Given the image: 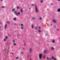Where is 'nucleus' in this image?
I'll list each match as a JSON object with an SVG mask.
<instances>
[{
  "label": "nucleus",
  "instance_id": "nucleus-46",
  "mask_svg": "<svg viewBox=\"0 0 60 60\" xmlns=\"http://www.w3.org/2000/svg\"><path fill=\"white\" fill-rule=\"evenodd\" d=\"M58 1H60V0H58Z\"/></svg>",
  "mask_w": 60,
  "mask_h": 60
},
{
  "label": "nucleus",
  "instance_id": "nucleus-4",
  "mask_svg": "<svg viewBox=\"0 0 60 60\" xmlns=\"http://www.w3.org/2000/svg\"><path fill=\"white\" fill-rule=\"evenodd\" d=\"M29 50L30 51V53H31V52H32V49H31V48H30L29 49Z\"/></svg>",
  "mask_w": 60,
  "mask_h": 60
},
{
  "label": "nucleus",
  "instance_id": "nucleus-36",
  "mask_svg": "<svg viewBox=\"0 0 60 60\" xmlns=\"http://www.w3.org/2000/svg\"><path fill=\"white\" fill-rule=\"evenodd\" d=\"M54 58L53 56L52 57V59H53Z\"/></svg>",
  "mask_w": 60,
  "mask_h": 60
},
{
  "label": "nucleus",
  "instance_id": "nucleus-34",
  "mask_svg": "<svg viewBox=\"0 0 60 60\" xmlns=\"http://www.w3.org/2000/svg\"><path fill=\"white\" fill-rule=\"evenodd\" d=\"M20 12H18V13H18V14H20Z\"/></svg>",
  "mask_w": 60,
  "mask_h": 60
},
{
  "label": "nucleus",
  "instance_id": "nucleus-51",
  "mask_svg": "<svg viewBox=\"0 0 60 60\" xmlns=\"http://www.w3.org/2000/svg\"><path fill=\"white\" fill-rule=\"evenodd\" d=\"M23 50H24V49H25L23 48Z\"/></svg>",
  "mask_w": 60,
  "mask_h": 60
},
{
  "label": "nucleus",
  "instance_id": "nucleus-2",
  "mask_svg": "<svg viewBox=\"0 0 60 60\" xmlns=\"http://www.w3.org/2000/svg\"><path fill=\"white\" fill-rule=\"evenodd\" d=\"M42 54L40 53L39 54V57L40 59H41V58L42 57Z\"/></svg>",
  "mask_w": 60,
  "mask_h": 60
},
{
  "label": "nucleus",
  "instance_id": "nucleus-21",
  "mask_svg": "<svg viewBox=\"0 0 60 60\" xmlns=\"http://www.w3.org/2000/svg\"><path fill=\"white\" fill-rule=\"evenodd\" d=\"M17 9H19V6L17 7Z\"/></svg>",
  "mask_w": 60,
  "mask_h": 60
},
{
  "label": "nucleus",
  "instance_id": "nucleus-1",
  "mask_svg": "<svg viewBox=\"0 0 60 60\" xmlns=\"http://www.w3.org/2000/svg\"><path fill=\"white\" fill-rule=\"evenodd\" d=\"M35 10L36 12H38L39 11H38V8L36 5H35Z\"/></svg>",
  "mask_w": 60,
  "mask_h": 60
},
{
  "label": "nucleus",
  "instance_id": "nucleus-9",
  "mask_svg": "<svg viewBox=\"0 0 60 60\" xmlns=\"http://www.w3.org/2000/svg\"><path fill=\"white\" fill-rule=\"evenodd\" d=\"M51 49L53 50H54L55 49V48H54L53 47H52Z\"/></svg>",
  "mask_w": 60,
  "mask_h": 60
},
{
  "label": "nucleus",
  "instance_id": "nucleus-13",
  "mask_svg": "<svg viewBox=\"0 0 60 60\" xmlns=\"http://www.w3.org/2000/svg\"><path fill=\"white\" fill-rule=\"evenodd\" d=\"M32 28H34V25L32 24Z\"/></svg>",
  "mask_w": 60,
  "mask_h": 60
},
{
  "label": "nucleus",
  "instance_id": "nucleus-28",
  "mask_svg": "<svg viewBox=\"0 0 60 60\" xmlns=\"http://www.w3.org/2000/svg\"><path fill=\"white\" fill-rule=\"evenodd\" d=\"M21 26H23V24H21Z\"/></svg>",
  "mask_w": 60,
  "mask_h": 60
},
{
  "label": "nucleus",
  "instance_id": "nucleus-23",
  "mask_svg": "<svg viewBox=\"0 0 60 60\" xmlns=\"http://www.w3.org/2000/svg\"><path fill=\"white\" fill-rule=\"evenodd\" d=\"M35 29L37 30V29H38V28H37V27H35Z\"/></svg>",
  "mask_w": 60,
  "mask_h": 60
},
{
  "label": "nucleus",
  "instance_id": "nucleus-54",
  "mask_svg": "<svg viewBox=\"0 0 60 60\" xmlns=\"http://www.w3.org/2000/svg\"><path fill=\"white\" fill-rule=\"evenodd\" d=\"M57 30H58L57 29Z\"/></svg>",
  "mask_w": 60,
  "mask_h": 60
},
{
  "label": "nucleus",
  "instance_id": "nucleus-58",
  "mask_svg": "<svg viewBox=\"0 0 60 60\" xmlns=\"http://www.w3.org/2000/svg\"><path fill=\"white\" fill-rule=\"evenodd\" d=\"M27 54H28V53Z\"/></svg>",
  "mask_w": 60,
  "mask_h": 60
},
{
  "label": "nucleus",
  "instance_id": "nucleus-31",
  "mask_svg": "<svg viewBox=\"0 0 60 60\" xmlns=\"http://www.w3.org/2000/svg\"><path fill=\"white\" fill-rule=\"evenodd\" d=\"M52 60V58H49V60Z\"/></svg>",
  "mask_w": 60,
  "mask_h": 60
},
{
  "label": "nucleus",
  "instance_id": "nucleus-12",
  "mask_svg": "<svg viewBox=\"0 0 60 60\" xmlns=\"http://www.w3.org/2000/svg\"><path fill=\"white\" fill-rule=\"evenodd\" d=\"M57 11L58 12H59V11H60V9H58L57 10Z\"/></svg>",
  "mask_w": 60,
  "mask_h": 60
},
{
  "label": "nucleus",
  "instance_id": "nucleus-57",
  "mask_svg": "<svg viewBox=\"0 0 60 60\" xmlns=\"http://www.w3.org/2000/svg\"><path fill=\"white\" fill-rule=\"evenodd\" d=\"M7 54H8V52L7 53Z\"/></svg>",
  "mask_w": 60,
  "mask_h": 60
},
{
  "label": "nucleus",
  "instance_id": "nucleus-53",
  "mask_svg": "<svg viewBox=\"0 0 60 60\" xmlns=\"http://www.w3.org/2000/svg\"><path fill=\"white\" fill-rule=\"evenodd\" d=\"M1 29V27H0V29Z\"/></svg>",
  "mask_w": 60,
  "mask_h": 60
},
{
  "label": "nucleus",
  "instance_id": "nucleus-14",
  "mask_svg": "<svg viewBox=\"0 0 60 60\" xmlns=\"http://www.w3.org/2000/svg\"><path fill=\"white\" fill-rule=\"evenodd\" d=\"M15 10V9L14 8L12 9V11H14Z\"/></svg>",
  "mask_w": 60,
  "mask_h": 60
},
{
  "label": "nucleus",
  "instance_id": "nucleus-47",
  "mask_svg": "<svg viewBox=\"0 0 60 60\" xmlns=\"http://www.w3.org/2000/svg\"><path fill=\"white\" fill-rule=\"evenodd\" d=\"M51 26H52V24H51Z\"/></svg>",
  "mask_w": 60,
  "mask_h": 60
},
{
  "label": "nucleus",
  "instance_id": "nucleus-15",
  "mask_svg": "<svg viewBox=\"0 0 60 60\" xmlns=\"http://www.w3.org/2000/svg\"><path fill=\"white\" fill-rule=\"evenodd\" d=\"M45 56H46L45 55H44L43 56V57H44V58L45 59Z\"/></svg>",
  "mask_w": 60,
  "mask_h": 60
},
{
  "label": "nucleus",
  "instance_id": "nucleus-33",
  "mask_svg": "<svg viewBox=\"0 0 60 60\" xmlns=\"http://www.w3.org/2000/svg\"><path fill=\"white\" fill-rule=\"evenodd\" d=\"M40 20H41V19H42V18H40Z\"/></svg>",
  "mask_w": 60,
  "mask_h": 60
},
{
  "label": "nucleus",
  "instance_id": "nucleus-50",
  "mask_svg": "<svg viewBox=\"0 0 60 60\" xmlns=\"http://www.w3.org/2000/svg\"><path fill=\"white\" fill-rule=\"evenodd\" d=\"M5 49H4V51H5Z\"/></svg>",
  "mask_w": 60,
  "mask_h": 60
},
{
  "label": "nucleus",
  "instance_id": "nucleus-27",
  "mask_svg": "<svg viewBox=\"0 0 60 60\" xmlns=\"http://www.w3.org/2000/svg\"><path fill=\"white\" fill-rule=\"evenodd\" d=\"M7 23L8 24H9V23H10V22H9V21H8L7 22Z\"/></svg>",
  "mask_w": 60,
  "mask_h": 60
},
{
  "label": "nucleus",
  "instance_id": "nucleus-55",
  "mask_svg": "<svg viewBox=\"0 0 60 60\" xmlns=\"http://www.w3.org/2000/svg\"><path fill=\"white\" fill-rule=\"evenodd\" d=\"M9 51H8V52Z\"/></svg>",
  "mask_w": 60,
  "mask_h": 60
},
{
  "label": "nucleus",
  "instance_id": "nucleus-7",
  "mask_svg": "<svg viewBox=\"0 0 60 60\" xmlns=\"http://www.w3.org/2000/svg\"><path fill=\"white\" fill-rule=\"evenodd\" d=\"M53 21L54 23H56V20H52Z\"/></svg>",
  "mask_w": 60,
  "mask_h": 60
},
{
  "label": "nucleus",
  "instance_id": "nucleus-25",
  "mask_svg": "<svg viewBox=\"0 0 60 60\" xmlns=\"http://www.w3.org/2000/svg\"><path fill=\"white\" fill-rule=\"evenodd\" d=\"M2 8H5V7L4 6H2Z\"/></svg>",
  "mask_w": 60,
  "mask_h": 60
},
{
  "label": "nucleus",
  "instance_id": "nucleus-3",
  "mask_svg": "<svg viewBox=\"0 0 60 60\" xmlns=\"http://www.w3.org/2000/svg\"><path fill=\"white\" fill-rule=\"evenodd\" d=\"M48 51L47 50H45V51L44 52V53L45 54H47V53H48Z\"/></svg>",
  "mask_w": 60,
  "mask_h": 60
},
{
  "label": "nucleus",
  "instance_id": "nucleus-22",
  "mask_svg": "<svg viewBox=\"0 0 60 60\" xmlns=\"http://www.w3.org/2000/svg\"><path fill=\"white\" fill-rule=\"evenodd\" d=\"M21 29H23V27H21Z\"/></svg>",
  "mask_w": 60,
  "mask_h": 60
},
{
  "label": "nucleus",
  "instance_id": "nucleus-6",
  "mask_svg": "<svg viewBox=\"0 0 60 60\" xmlns=\"http://www.w3.org/2000/svg\"><path fill=\"white\" fill-rule=\"evenodd\" d=\"M7 25H6L4 26V28L5 29H7Z\"/></svg>",
  "mask_w": 60,
  "mask_h": 60
},
{
  "label": "nucleus",
  "instance_id": "nucleus-39",
  "mask_svg": "<svg viewBox=\"0 0 60 60\" xmlns=\"http://www.w3.org/2000/svg\"><path fill=\"white\" fill-rule=\"evenodd\" d=\"M24 46H25V45H26V43H24Z\"/></svg>",
  "mask_w": 60,
  "mask_h": 60
},
{
  "label": "nucleus",
  "instance_id": "nucleus-40",
  "mask_svg": "<svg viewBox=\"0 0 60 60\" xmlns=\"http://www.w3.org/2000/svg\"><path fill=\"white\" fill-rule=\"evenodd\" d=\"M15 42V40H13V42Z\"/></svg>",
  "mask_w": 60,
  "mask_h": 60
},
{
  "label": "nucleus",
  "instance_id": "nucleus-30",
  "mask_svg": "<svg viewBox=\"0 0 60 60\" xmlns=\"http://www.w3.org/2000/svg\"><path fill=\"white\" fill-rule=\"evenodd\" d=\"M18 15H19L18 14V13H16V16H18Z\"/></svg>",
  "mask_w": 60,
  "mask_h": 60
},
{
  "label": "nucleus",
  "instance_id": "nucleus-26",
  "mask_svg": "<svg viewBox=\"0 0 60 60\" xmlns=\"http://www.w3.org/2000/svg\"><path fill=\"white\" fill-rule=\"evenodd\" d=\"M6 41V39L5 38H4V41Z\"/></svg>",
  "mask_w": 60,
  "mask_h": 60
},
{
  "label": "nucleus",
  "instance_id": "nucleus-18",
  "mask_svg": "<svg viewBox=\"0 0 60 60\" xmlns=\"http://www.w3.org/2000/svg\"><path fill=\"white\" fill-rule=\"evenodd\" d=\"M43 0H41L40 1V2L41 3H43Z\"/></svg>",
  "mask_w": 60,
  "mask_h": 60
},
{
  "label": "nucleus",
  "instance_id": "nucleus-11",
  "mask_svg": "<svg viewBox=\"0 0 60 60\" xmlns=\"http://www.w3.org/2000/svg\"><path fill=\"white\" fill-rule=\"evenodd\" d=\"M13 19L14 21H15L16 20V18H13Z\"/></svg>",
  "mask_w": 60,
  "mask_h": 60
},
{
  "label": "nucleus",
  "instance_id": "nucleus-52",
  "mask_svg": "<svg viewBox=\"0 0 60 60\" xmlns=\"http://www.w3.org/2000/svg\"><path fill=\"white\" fill-rule=\"evenodd\" d=\"M0 55H1V53H0Z\"/></svg>",
  "mask_w": 60,
  "mask_h": 60
},
{
  "label": "nucleus",
  "instance_id": "nucleus-43",
  "mask_svg": "<svg viewBox=\"0 0 60 60\" xmlns=\"http://www.w3.org/2000/svg\"><path fill=\"white\" fill-rule=\"evenodd\" d=\"M29 10H31V8H29Z\"/></svg>",
  "mask_w": 60,
  "mask_h": 60
},
{
  "label": "nucleus",
  "instance_id": "nucleus-5",
  "mask_svg": "<svg viewBox=\"0 0 60 60\" xmlns=\"http://www.w3.org/2000/svg\"><path fill=\"white\" fill-rule=\"evenodd\" d=\"M20 11L21 13H22L23 12V8H21L20 10Z\"/></svg>",
  "mask_w": 60,
  "mask_h": 60
},
{
  "label": "nucleus",
  "instance_id": "nucleus-49",
  "mask_svg": "<svg viewBox=\"0 0 60 60\" xmlns=\"http://www.w3.org/2000/svg\"><path fill=\"white\" fill-rule=\"evenodd\" d=\"M1 1H3V0H1Z\"/></svg>",
  "mask_w": 60,
  "mask_h": 60
},
{
  "label": "nucleus",
  "instance_id": "nucleus-8",
  "mask_svg": "<svg viewBox=\"0 0 60 60\" xmlns=\"http://www.w3.org/2000/svg\"><path fill=\"white\" fill-rule=\"evenodd\" d=\"M32 19L33 20H34L35 19V18H34V17H33L32 18Z\"/></svg>",
  "mask_w": 60,
  "mask_h": 60
},
{
  "label": "nucleus",
  "instance_id": "nucleus-41",
  "mask_svg": "<svg viewBox=\"0 0 60 60\" xmlns=\"http://www.w3.org/2000/svg\"><path fill=\"white\" fill-rule=\"evenodd\" d=\"M54 28H56V25L54 26Z\"/></svg>",
  "mask_w": 60,
  "mask_h": 60
},
{
  "label": "nucleus",
  "instance_id": "nucleus-44",
  "mask_svg": "<svg viewBox=\"0 0 60 60\" xmlns=\"http://www.w3.org/2000/svg\"><path fill=\"white\" fill-rule=\"evenodd\" d=\"M48 33L47 34H46V36H48Z\"/></svg>",
  "mask_w": 60,
  "mask_h": 60
},
{
  "label": "nucleus",
  "instance_id": "nucleus-19",
  "mask_svg": "<svg viewBox=\"0 0 60 60\" xmlns=\"http://www.w3.org/2000/svg\"><path fill=\"white\" fill-rule=\"evenodd\" d=\"M38 31L40 33V32H41V30H38Z\"/></svg>",
  "mask_w": 60,
  "mask_h": 60
},
{
  "label": "nucleus",
  "instance_id": "nucleus-17",
  "mask_svg": "<svg viewBox=\"0 0 60 60\" xmlns=\"http://www.w3.org/2000/svg\"><path fill=\"white\" fill-rule=\"evenodd\" d=\"M27 58H29V57H30V55H28L27 56Z\"/></svg>",
  "mask_w": 60,
  "mask_h": 60
},
{
  "label": "nucleus",
  "instance_id": "nucleus-32",
  "mask_svg": "<svg viewBox=\"0 0 60 60\" xmlns=\"http://www.w3.org/2000/svg\"><path fill=\"white\" fill-rule=\"evenodd\" d=\"M21 54H22V55H23V52H22Z\"/></svg>",
  "mask_w": 60,
  "mask_h": 60
},
{
  "label": "nucleus",
  "instance_id": "nucleus-56",
  "mask_svg": "<svg viewBox=\"0 0 60 60\" xmlns=\"http://www.w3.org/2000/svg\"><path fill=\"white\" fill-rule=\"evenodd\" d=\"M39 44H40V43H39Z\"/></svg>",
  "mask_w": 60,
  "mask_h": 60
},
{
  "label": "nucleus",
  "instance_id": "nucleus-10",
  "mask_svg": "<svg viewBox=\"0 0 60 60\" xmlns=\"http://www.w3.org/2000/svg\"><path fill=\"white\" fill-rule=\"evenodd\" d=\"M55 40L53 39L52 40V43H55Z\"/></svg>",
  "mask_w": 60,
  "mask_h": 60
},
{
  "label": "nucleus",
  "instance_id": "nucleus-48",
  "mask_svg": "<svg viewBox=\"0 0 60 60\" xmlns=\"http://www.w3.org/2000/svg\"><path fill=\"white\" fill-rule=\"evenodd\" d=\"M54 59L55 60H56V59H55V58H54Z\"/></svg>",
  "mask_w": 60,
  "mask_h": 60
},
{
  "label": "nucleus",
  "instance_id": "nucleus-37",
  "mask_svg": "<svg viewBox=\"0 0 60 60\" xmlns=\"http://www.w3.org/2000/svg\"><path fill=\"white\" fill-rule=\"evenodd\" d=\"M34 4H33L32 5V6H34Z\"/></svg>",
  "mask_w": 60,
  "mask_h": 60
},
{
  "label": "nucleus",
  "instance_id": "nucleus-38",
  "mask_svg": "<svg viewBox=\"0 0 60 60\" xmlns=\"http://www.w3.org/2000/svg\"><path fill=\"white\" fill-rule=\"evenodd\" d=\"M5 38H6V39H7L8 38V37H5Z\"/></svg>",
  "mask_w": 60,
  "mask_h": 60
},
{
  "label": "nucleus",
  "instance_id": "nucleus-42",
  "mask_svg": "<svg viewBox=\"0 0 60 60\" xmlns=\"http://www.w3.org/2000/svg\"><path fill=\"white\" fill-rule=\"evenodd\" d=\"M53 5V4H52V3H51V5Z\"/></svg>",
  "mask_w": 60,
  "mask_h": 60
},
{
  "label": "nucleus",
  "instance_id": "nucleus-35",
  "mask_svg": "<svg viewBox=\"0 0 60 60\" xmlns=\"http://www.w3.org/2000/svg\"><path fill=\"white\" fill-rule=\"evenodd\" d=\"M39 29H41V27H39Z\"/></svg>",
  "mask_w": 60,
  "mask_h": 60
},
{
  "label": "nucleus",
  "instance_id": "nucleus-45",
  "mask_svg": "<svg viewBox=\"0 0 60 60\" xmlns=\"http://www.w3.org/2000/svg\"><path fill=\"white\" fill-rule=\"evenodd\" d=\"M12 54L13 55V53H12Z\"/></svg>",
  "mask_w": 60,
  "mask_h": 60
},
{
  "label": "nucleus",
  "instance_id": "nucleus-29",
  "mask_svg": "<svg viewBox=\"0 0 60 60\" xmlns=\"http://www.w3.org/2000/svg\"><path fill=\"white\" fill-rule=\"evenodd\" d=\"M16 44H15V43H14V46H15V45H16Z\"/></svg>",
  "mask_w": 60,
  "mask_h": 60
},
{
  "label": "nucleus",
  "instance_id": "nucleus-24",
  "mask_svg": "<svg viewBox=\"0 0 60 60\" xmlns=\"http://www.w3.org/2000/svg\"><path fill=\"white\" fill-rule=\"evenodd\" d=\"M47 60H49V57H47Z\"/></svg>",
  "mask_w": 60,
  "mask_h": 60
},
{
  "label": "nucleus",
  "instance_id": "nucleus-20",
  "mask_svg": "<svg viewBox=\"0 0 60 60\" xmlns=\"http://www.w3.org/2000/svg\"><path fill=\"white\" fill-rule=\"evenodd\" d=\"M15 58H16V59H18V58H19V57H16Z\"/></svg>",
  "mask_w": 60,
  "mask_h": 60
},
{
  "label": "nucleus",
  "instance_id": "nucleus-16",
  "mask_svg": "<svg viewBox=\"0 0 60 60\" xmlns=\"http://www.w3.org/2000/svg\"><path fill=\"white\" fill-rule=\"evenodd\" d=\"M14 13L15 14H16L17 13V11H15Z\"/></svg>",
  "mask_w": 60,
  "mask_h": 60
}]
</instances>
